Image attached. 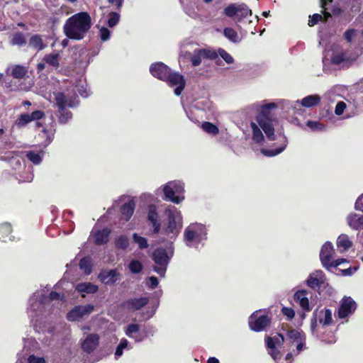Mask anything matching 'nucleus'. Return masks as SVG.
<instances>
[{"label": "nucleus", "instance_id": "58836bf2", "mask_svg": "<svg viewBox=\"0 0 363 363\" xmlns=\"http://www.w3.org/2000/svg\"><path fill=\"white\" fill-rule=\"evenodd\" d=\"M80 269L84 270L85 274H89L91 272V259L87 257H84L80 260L79 262Z\"/></svg>", "mask_w": 363, "mask_h": 363}, {"label": "nucleus", "instance_id": "bb28decb", "mask_svg": "<svg viewBox=\"0 0 363 363\" xmlns=\"http://www.w3.org/2000/svg\"><path fill=\"white\" fill-rule=\"evenodd\" d=\"M349 225L354 229H359L363 224L362 216L356 213H351L347 218Z\"/></svg>", "mask_w": 363, "mask_h": 363}, {"label": "nucleus", "instance_id": "f3484780", "mask_svg": "<svg viewBox=\"0 0 363 363\" xmlns=\"http://www.w3.org/2000/svg\"><path fill=\"white\" fill-rule=\"evenodd\" d=\"M147 219L152 224L154 233L157 234L160 230L161 224L155 206L151 205L149 206Z\"/></svg>", "mask_w": 363, "mask_h": 363}, {"label": "nucleus", "instance_id": "2f4dec72", "mask_svg": "<svg viewBox=\"0 0 363 363\" xmlns=\"http://www.w3.org/2000/svg\"><path fill=\"white\" fill-rule=\"evenodd\" d=\"M252 15V11L245 4H239L236 18L240 21L247 16Z\"/></svg>", "mask_w": 363, "mask_h": 363}, {"label": "nucleus", "instance_id": "864d4df0", "mask_svg": "<svg viewBox=\"0 0 363 363\" xmlns=\"http://www.w3.org/2000/svg\"><path fill=\"white\" fill-rule=\"evenodd\" d=\"M357 34L358 31L357 30L350 29L345 31L344 36L347 41L352 42L357 37Z\"/></svg>", "mask_w": 363, "mask_h": 363}, {"label": "nucleus", "instance_id": "5fc2aeb1", "mask_svg": "<svg viewBox=\"0 0 363 363\" xmlns=\"http://www.w3.org/2000/svg\"><path fill=\"white\" fill-rule=\"evenodd\" d=\"M110 35H111V32L108 28H106L105 27H101L99 29V36H100V38L101 40H103V41L108 40L110 38Z\"/></svg>", "mask_w": 363, "mask_h": 363}, {"label": "nucleus", "instance_id": "c85d7f7f", "mask_svg": "<svg viewBox=\"0 0 363 363\" xmlns=\"http://www.w3.org/2000/svg\"><path fill=\"white\" fill-rule=\"evenodd\" d=\"M320 97L318 95H310L301 100V105L303 106L310 108L319 104Z\"/></svg>", "mask_w": 363, "mask_h": 363}, {"label": "nucleus", "instance_id": "6e6552de", "mask_svg": "<svg viewBox=\"0 0 363 363\" xmlns=\"http://www.w3.org/2000/svg\"><path fill=\"white\" fill-rule=\"evenodd\" d=\"M334 254V250L330 242H325L320 253V259L322 264L328 269L329 267H335L340 264L338 261H332L333 255Z\"/></svg>", "mask_w": 363, "mask_h": 363}, {"label": "nucleus", "instance_id": "a878e982", "mask_svg": "<svg viewBox=\"0 0 363 363\" xmlns=\"http://www.w3.org/2000/svg\"><path fill=\"white\" fill-rule=\"evenodd\" d=\"M135 206V202L130 200L121 207V213L125 220H128L131 218Z\"/></svg>", "mask_w": 363, "mask_h": 363}, {"label": "nucleus", "instance_id": "20e7f679", "mask_svg": "<svg viewBox=\"0 0 363 363\" xmlns=\"http://www.w3.org/2000/svg\"><path fill=\"white\" fill-rule=\"evenodd\" d=\"M54 95L55 106L59 112V121L62 123H65L72 118L71 112L67 110L66 107H73L74 103L72 100H68L62 92L54 93Z\"/></svg>", "mask_w": 363, "mask_h": 363}, {"label": "nucleus", "instance_id": "6ab92c4d", "mask_svg": "<svg viewBox=\"0 0 363 363\" xmlns=\"http://www.w3.org/2000/svg\"><path fill=\"white\" fill-rule=\"evenodd\" d=\"M325 276L321 270H316L311 273L306 281L307 285L311 288H315L323 284Z\"/></svg>", "mask_w": 363, "mask_h": 363}, {"label": "nucleus", "instance_id": "4c0bfd02", "mask_svg": "<svg viewBox=\"0 0 363 363\" xmlns=\"http://www.w3.org/2000/svg\"><path fill=\"white\" fill-rule=\"evenodd\" d=\"M133 240L134 242L138 244L139 248L146 249L148 247L147 240L146 238L138 235L137 233L133 235Z\"/></svg>", "mask_w": 363, "mask_h": 363}, {"label": "nucleus", "instance_id": "4468645a", "mask_svg": "<svg viewBox=\"0 0 363 363\" xmlns=\"http://www.w3.org/2000/svg\"><path fill=\"white\" fill-rule=\"evenodd\" d=\"M99 336L97 334L91 333L86 335L82 341V348L84 352L91 353L99 346Z\"/></svg>", "mask_w": 363, "mask_h": 363}, {"label": "nucleus", "instance_id": "bf43d9fd", "mask_svg": "<svg viewBox=\"0 0 363 363\" xmlns=\"http://www.w3.org/2000/svg\"><path fill=\"white\" fill-rule=\"evenodd\" d=\"M28 363H45V361L43 357L31 355L28 358Z\"/></svg>", "mask_w": 363, "mask_h": 363}, {"label": "nucleus", "instance_id": "5701e85b", "mask_svg": "<svg viewBox=\"0 0 363 363\" xmlns=\"http://www.w3.org/2000/svg\"><path fill=\"white\" fill-rule=\"evenodd\" d=\"M28 46L37 51L43 50L46 45L43 43L42 38L38 35H34L30 37Z\"/></svg>", "mask_w": 363, "mask_h": 363}, {"label": "nucleus", "instance_id": "ea45409f", "mask_svg": "<svg viewBox=\"0 0 363 363\" xmlns=\"http://www.w3.org/2000/svg\"><path fill=\"white\" fill-rule=\"evenodd\" d=\"M31 122V119L28 113H23L20 116L18 119L15 122V125L18 128L26 125L28 123Z\"/></svg>", "mask_w": 363, "mask_h": 363}, {"label": "nucleus", "instance_id": "603ef678", "mask_svg": "<svg viewBox=\"0 0 363 363\" xmlns=\"http://www.w3.org/2000/svg\"><path fill=\"white\" fill-rule=\"evenodd\" d=\"M218 53L220 56L228 64H232L234 62L233 57L228 53L225 50L223 49H219Z\"/></svg>", "mask_w": 363, "mask_h": 363}, {"label": "nucleus", "instance_id": "052dcab7", "mask_svg": "<svg viewBox=\"0 0 363 363\" xmlns=\"http://www.w3.org/2000/svg\"><path fill=\"white\" fill-rule=\"evenodd\" d=\"M149 284L152 289L155 288L158 285L157 279L155 277H151L149 278Z\"/></svg>", "mask_w": 363, "mask_h": 363}, {"label": "nucleus", "instance_id": "72a5a7b5", "mask_svg": "<svg viewBox=\"0 0 363 363\" xmlns=\"http://www.w3.org/2000/svg\"><path fill=\"white\" fill-rule=\"evenodd\" d=\"M225 37L233 43H238L240 41L239 36L237 32L230 28H226L223 30Z\"/></svg>", "mask_w": 363, "mask_h": 363}, {"label": "nucleus", "instance_id": "6e6d98bb", "mask_svg": "<svg viewBox=\"0 0 363 363\" xmlns=\"http://www.w3.org/2000/svg\"><path fill=\"white\" fill-rule=\"evenodd\" d=\"M346 108V104L343 101H340L337 104L335 109V113L336 115H341L345 109Z\"/></svg>", "mask_w": 363, "mask_h": 363}, {"label": "nucleus", "instance_id": "0e129e2a", "mask_svg": "<svg viewBox=\"0 0 363 363\" xmlns=\"http://www.w3.org/2000/svg\"><path fill=\"white\" fill-rule=\"evenodd\" d=\"M128 343V342L127 340L123 339V340H121V342H120V344L118 345V347L123 350V349L127 347Z\"/></svg>", "mask_w": 363, "mask_h": 363}, {"label": "nucleus", "instance_id": "9b49d317", "mask_svg": "<svg viewBox=\"0 0 363 363\" xmlns=\"http://www.w3.org/2000/svg\"><path fill=\"white\" fill-rule=\"evenodd\" d=\"M171 86H177L174 89V94L179 96L185 87V80L184 77L177 72H172L171 70L168 73L166 80Z\"/></svg>", "mask_w": 363, "mask_h": 363}, {"label": "nucleus", "instance_id": "c03bdc74", "mask_svg": "<svg viewBox=\"0 0 363 363\" xmlns=\"http://www.w3.org/2000/svg\"><path fill=\"white\" fill-rule=\"evenodd\" d=\"M128 267L132 273H139L142 269V264L138 260H132Z\"/></svg>", "mask_w": 363, "mask_h": 363}, {"label": "nucleus", "instance_id": "7c9ffc66", "mask_svg": "<svg viewBox=\"0 0 363 363\" xmlns=\"http://www.w3.org/2000/svg\"><path fill=\"white\" fill-rule=\"evenodd\" d=\"M319 322L323 325H328L332 322V313L330 310H321L319 312Z\"/></svg>", "mask_w": 363, "mask_h": 363}, {"label": "nucleus", "instance_id": "f257e3e1", "mask_svg": "<svg viewBox=\"0 0 363 363\" xmlns=\"http://www.w3.org/2000/svg\"><path fill=\"white\" fill-rule=\"evenodd\" d=\"M276 107L274 103L264 104L262 106L261 113L257 116V123L252 122L250 127L252 131V140L256 143H263L264 141V135L260 130L264 132L269 140H275L274 128L272 119L269 116V110Z\"/></svg>", "mask_w": 363, "mask_h": 363}, {"label": "nucleus", "instance_id": "473e14b6", "mask_svg": "<svg viewBox=\"0 0 363 363\" xmlns=\"http://www.w3.org/2000/svg\"><path fill=\"white\" fill-rule=\"evenodd\" d=\"M330 13L326 11H324V17H323L320 14H313L311 17H310V19L308 21V25L309 26H313L315 25L318 21H322L323 19L325 21L330 18Z\"/></svg>", "mask_w": 363, "mask_h": 363}, {"label": "nucleus", "instance_id": "393cba45", "mask_svg": "<svg viewBox=\"0 0 363 363\" xmlns=\"http://www.w3.org/2000/svg\"><path fill=\"white\" fill-rule=\"evenodd\" d=\"M43 61L49 66L57 69L60 66V54L53 52L45 55L43 57Z\"/></svg>", "mask_w": 363, "mask_h": 363}, {"label": "nucleus", "instance_id": "680f3d73", "mask_svg": "<svg viewBox=\"0 0 363 363\" xmlns=\"http://www.w3.org/2000/svg\"><path fill=\"white\" fill-rule=\"evenodd\" d=\"M274 340V344H281L284 341V337L281 334H278L277 337L272 338Z\"/></svg>", "mask_w": 363, "mask_h": 363}, {"label": "nucleus", "instance_id": "e433bc0d", "mask_svg": "<svg viewBox=\"0 0 363 363\" xmlns=\"http://www.w3.org/2000/svg\"><path fill=\"white\" fill-rule=\"evenodd\" d=\"M267 347L271 350L269 352L270 355L272 357L276 360L278 358H279V352L275 350L274 342V340L272 339V337H267Z\"/></svg>", "mask_w": 363, "mask_h": 363}, {"label": "nucleus", "instance_id": "f704fd0d", "mask_svg": "<svg viewBox=\"0 0 363 363\" xmlns=\"http://www.w3.org/2000/svg\"><path fill=\"white\" fill-rule=\"evenodd\" d=\"M201 128L206 133L211 135H217L219 132L218 127L210 122L203 123Z\"/></svg>", "mask_w": 363, "mask_h": 363}, {"label": "nucleus", "instance_id": "8fccbe9b", "mask_svg": "<svg viewBox=\"0 0 363 363\" xmlns=\"http://www.w3.org/2000/svg\"><path fill=\"white\" fill-rule=\"evenodd\" d=\"M26 157L35 164H38L41 162V157L38 153L30 151L26 153Z\"/></svg>", "mask_w": 363, "mask_h": 363}, {"label": "nucleus", "instance_id": "79ce46f5", "mask_svg": "<svg viewBox=\"0 0 363 363\" xmlns=\"http://www.w3.org/2000/svg\"><path fill=\"white\" fill-rule=\"evenodd\" d=\"M11 232V227L9 223H4L0 225V240L6 241L5 238L7 237Z\"/></svg>", "mask_w": 363, "mask_h": 363}, {"label": "nucleus", "instance_id": "2eb2a0df", "mask_svg": "<svg viewBox=\"0 0 363 363\" xmlns=\"http://www.w3.org/2000/svg\"><path fill=\"white\" fill-rule=\"evenodd\" d=\"M150 71L154 77L161 80H166L170 69L162 62H157L150 66Z\"/></svg>", "mask_w": 363, "mask_h": 363}, {"label": "nucleus", "instance_id": "dca6fc26", "mask_svg": "<svg viewBox=\"0 0 363 363\" xmlns=\"http://www.w3.org/2000/svg\"><path fill=\"white\" fill-rule=\"evenodd\" d=\"M358 55L357 54L349 53L348 52H340L335 53L332 57V61L335 64L352 63L354 62Z\"/></svg>", "mask_w": 363, "mask_h": 363}, {"label": "nucleus", "instance_id": "69168bd1", "mask_svg": "<svg viewBox=\"0 0 363 363\" xmlns=\"http://www.w3.org/2000/svg\"><path fill=\"white\" fill-rule=\"evenodd\" d=\"M45 62L43 60L37 65L38 72H42L45 68Z\"/></svg>", "mask_w": 363, "mask_h": 363}, {"label": "nucleus", "instance_id": "f03ea898", "mask_svg": "<svg viewBox=\"0 0 363 363\" xmlns=\"http://www.w3.org/2000/svg\"><path fill=\"white\" fill-rule=\"evenodd\" d=\"M91 26V19L87 12H79L67 19L64 26L65 35L70 39L81 40L84 38Z\"/></svg>", "mask_w": 363, "mask_h": 363}, {"label": "nucleus", "instance_id": "aec40b11", "mask_svg": "<svg viewBox=\"0 0 363 363\" xmlns=\"http://www.w3.org/2000/svg\"><path fill=\"white\" fill-rule=\"evenodd\" d=\"M308 292L306 290H299L294 294V300L299 303L300 306L305 311H310L311 308L308 298Z\"/></svg>", "mask_w": 363, "mask_h": 363}, {"label": "nucleus", "instance_id": "0eeeda50", "mask_svg": "<svg viewBox=\"0 0 363 363\" xmlns=\"http://www.w3.org/2000/svg\"><path fill=\"white\" fill-rule=\"evenodd\" d=\"M152 257L157 265L154 267L155 272L164 277L169 259L167 252L163 249H157L153 252Z\"/></svg>", "mask_w": 363, "mask_h": 363}, {"label": "nucleus", "instance_id": "b1692460", "mask_svg": "<svg viewBox=\"0 0 363 363\" xmlns=\"http://www.w3.org/2000/svg\"><path fill=\"white\" fill-rule=\"evenodd\" d=\"M76 289L79 293L86 294H94L98 290V286L90 282H84L78 284L76 286Z\"/></svg>", "mask_w": 363, "mask_h": 363}, {"label": "nucleus", "instance_id": "a19ab883", "mask_svg": "<svg viewBox=\"0 0 363 363\" xmlns=\"http://www.w3.org/2000/svg\"><path fill=\"white\" fill-rule=\"evenodd\" d=\"M238 5L231 4L224 9V13L228 17H236L238 13Z\"/></svg>", "mask_w": 363, "mask_h": 363}, {"label": "nucleus", "instance_id": "338daca9", "mask_svg": "<svg viewBox=\"0 0 363 363\" xmlns=\"http://www.w3.org/2000/svg\"><path fill=\"white\" fill-rule=\"evenodd\" d=\"M50 298L51 300H57L60 298V294L55 291H52L50 294Z\"/></svg>", "mask_w": 363, "mask_h": 363}, {"label": "nucleus", "instance_id": "4be33fe9", "mask_svg": "<svg viewBox=\"0 0 363 363\" xmlns=\"http://www.w3.org/2000/svg\"><path fill=\"white\" fill-rule=\"evenodd\" d=\"M149 301L147 297L135 298L128 300L125 304L128 308L132 310H139L145 306Z\"/></svg>", "mask_w": 363, "mask_h": 363}, {"label": "nucleus", "instance_id": "de8ad7c7", "mask_svg": "<svg viewBox=\"0 0 363 363\" xmlns=\"http://www.w3.org/2000/svg\"><path fill=\"white\" fill-rule=\"evenodd\" d=\"M12 43L17 45H23L26 44V38L23 34L21 33H16L12 38Z\"/></svg>", "mask_w": 363, "mask_h": 363}, {"label": "nucleus", "instance_id": "412c9836", "mask_svg": "<svg viewBox=\"0 0 363 363\" xmlns=\"http://www.w3.org/2000/svg\"><path fill=\"white\" fill-rule=\"evenodd\" d=\"M28 72V68L22 65H13L7 69L6 74L14 78L22 79Z\"/></svg>", "mask_w": 363, "mask_h": 363}, {"label": "nucleus", "instance_id": "49530a36", "mask_svg": "<svg viewBox=\"0 0 363 363\" xmlns=\"http://www.w3.org/2000/svg\"><path fill=\"white\" fill-rule=\"evenodd\" d=\"M120 19V16L118 13L116 12H111L109 14V18L108 19V25L109 27H114L118 23Z\"/></svg>", "mask_w": 363, "mask_h": 363}, {"label": "nucleus", "instance_id": "09e8293b", "mask_svg": "<svg viewBox=\"0 0 363 363\" xmlns=\"http://www.w3.org/2000/svg\"><path fill=\"white\" fill-rule=\"evenodd\" d=\"M286 147V145H284L283 147L276 149L274 150H267L266 149H261V152L267 157H272L279 155L281 153Z\"/></svg>", "mask_w": 363, "mask_h": 363}, {"label": "nucleus", "instance_id": "3c124183", "mask_svg": "<svg viewBox=\"0 0 363 363\" xmlns=\"http://www.w3.org/2000/svg\"><path fill=\"white\" fill-rule=\"evenodd\" d=\"M139 330V325L137 324H130L129 325L125 330V334L130 337L135 338L133 334L138 333Z\"/></svg>", "mask_w": 363, "mask_h": 363}, {"label": "nucleus", "instance_id": "c9c22d12", "mask_svg": "<svg viewBox=\"0 0 363 363\" xmlns=\"http://www.w3.org/2000/svg\"><path fill=\"white\" fill-rule=\"evenodd\" d=\"M115 245L117 248L125 250L129 245V240L126 236L121 235L116 239Z\"/></svg>", "mask_w": 363, "mask_h": 363}, {"label": "nucleus", "instance_id": "774afa93", "mask_svg": "<svg viewBox=\"0 0 363 363\" xmlns=\"http://www.w3.org/2000/svg\"><path fill=\"white\" fill-rule=\"evenodd\" d=\"M296 342H297L296 349L298 350V352H299L303 349V338H301L298 341H296Z\"/></svg>", "mask_w": 363, "mask_h": 363}, {"label": "nucleus", "instance_id": "e2e57ef3", "mask_svg": "<svg viewBox=\"0 0 363 363\" xmlns=\"http://www.w3.org/2000/svg\"><path fill=\"white\" fill-rule=\"evenodd\" d=\"M363 207V203L362 202V196H359L355 203V209L362 211Z\"/></svg>", "mask_w": 363, "mask_h": 363}, {"label": "nucleus", "instance_id": "39448f33", "mask_svg": "<svg viewBox=\"0 0 363 363\" xmlns=\"http://www.w3.org/2000/svg\"><path fill=\"white\" fill-rule=\"evenodd\" d=\"M165 199L175 203H179L184 200L182 196L184 189L183 184L179 181L168 182L163 189Z\"/></svg>", "mask_w": 363, "mask_h": 363}, {"label": "nucleus", "instance_id": "37998d69", "mask_svg": "<svg viewBox=\"0 0 363 363\" xmlns=\"http://www.w3.org/2000/svg\"><path fill=\"white\" fill-rule=\"evenodd\" d=\"M286 336L291 342L298 341L302 338L301 333L296 330H289L287 332Z\"/></svg>", "mask_w": 363, "mask_h": 363}, {"label": "nucleus", "instance_id": "7ed1b4c3", "mask_svg": "<svg viewBox=\"0 0 363 363\" xmlns=\"http://www.w3.org/2000/svg\"><path fill=\"white\" fill-rule=\"evenodd\" d=\"M165 214L168 217V221L164 232L170 238H173L179 234L182 226L181 213L175 206H169L167 208Z\"/></svg>", "mask_w": 363, "mask_h": 363}, {"label": "nucleus", "instance_id": "a18cd8bd", "mask_svg": "<svg viewBox=\"0 0 363 363\" xmlns=\"http://www.w3.org/2000/svg\"><path fill=\"white\" fill-rule=\"evenodd\" d=\"M307 126L311 130L316 131H323L325 129V127L323 124L316 121H308Z\"/></svg>", "mask_w": 363, "mask_h": 363}, {"label": "nucleus", "instance_id": "a211bd4d", "mask_svg": "<svg viewBox=\"0 0 363 363\" xmlns=\"http://www.w3.org/2000/svg\"><path fill=\"white\" fill-rule=\"evenodd\" d=\"M119 274L116 269L102 271L99 279L105 284H113L118 279Z\"/></svg>", "mask_w": 363, "mask_h": 363}, {"label": "nucleus", "instance_id": "13d9d810", "mask_svg": "<svg viewBox=\"0 0 363 363\" xmlns=\"http://www.w3.org/2000/svg\"><path fill=\"white\" fill-rule=\"evenodd\" d=\"M30 118L31 119V121L35 120L40 119L43 117L44 113L41 111H33L32 113L29 114Z\"/></svg>", "mask_w": 363, "mask_h": 363}, {"label": "nucleus", "instance_id": "423d86ee", "mask_svg": "<svg viewBox=\"0 0 363 363\" xmlns=\"http://www.w3.org/2000/svg\"><path fill=\"white\" fill-rule=\"evenodd\" d=\"M206 235L204 228L200 224H191L186 228L184 237L189 246H192V242H200Z\"/></svg>", "mask_w": 363, "mask_h": 363}, {"label": "nucleus", "instance_id": "ddd939ff", "mask_svg": "<svg viewBox=\"0 0 363 363\" xmlns=\"http://www.w3.org/2000/svg\"><path fill=\"white\" fill-rule=\"evenodd\" d=\"M269 324V319L267 316H257V312L252 314L249 318V325L255 331H261Z\"/></svg>", "mask_w": 363, "mask_h": 363}, {"label": "nucleus", "instance_id": "c756f323", "mask_svg": "<svg viewBox=\"0 0 363 363\" xmlns=\"http://www.w3.org/2000/svg\"><path fill=\"white\" fill-rule=\"evenodd\" d=\"M351 242L347 235H341L338 237L337 240V246L340 252H344L351 247Z\"/></svg>", "mask_w": 363, "mask_h": 363}, {"label": "nucleus", "instance_id": "9d476101", "mask_svg": "<svg viewBox=\"0 0 363 363\" xmlns=\"http://www.w3.org/2000/svg\"><path fill=\"white\" fill-rule=\"evenodd\" d=\"M218 57V54L209 49H197L195 50L191 58L192 65L199 66L203 60L209 59L214 60Z\"/></svg>", "mask_w": 363, "mask_h": 363}, {"label": "nucleus", "instance_id": "1a4fd4ad", "mask_svg": "<svg viewBox=\"0 0 363 363\" xmlns=\"http://www.w3.org/2000/svg\"><path fill=\"white\" fill-rule=\"evenodd\" d=\"M94 308V306L91 304L77 306L67 313V318L69 321L79 320L92 313Z\"/></svg>", "mask_w": 363, "mask_h": 363}, {"label": "nucleus", "instance_id": "cd10ccee", "mask_svg": "<svg viewBox=\"0 0 363 363\" xmlns=\"http://www.w3.org/2000/svg\"><path fill=\"white\" fill-rule=\"evenodd\" d=\"M110 231L107 229L97 231L94 235L95 242L97 245L106 243L108 240Z\"/></svg>", "mask_w": 363, "mask_h": 363}, {"label": "nucleus", "instance_id": "f8f14e48", "mask_svg": "<svg viewBox=\"0 0 363 363\" xmlns=\"http://www.w3.org/2000/svg\"><path fill=\"white\" fill-rule=\"evenodd\" d=\"M357 308L356 303L350 297H345L340 302L338 309V316L344 318L352 314Z\"/></svg>", "mask_w": 363, "mask_h": 363}, {"label": "nucleus", "instance_id": "4d7b16f0", "mask_svg": "<svg viewBox=\"0 0 363 363\" xmlns=\"http://www.w3.org/2000/svg\"><path fill=\"white\" fill-rule=\"evenodd\" d=\"M281 311L284 315L289 318V319H292L295 315V312L291 308L284 307Z\"/></svg>", "mask_w": 363, "mask_h": 363}]
</instances>
